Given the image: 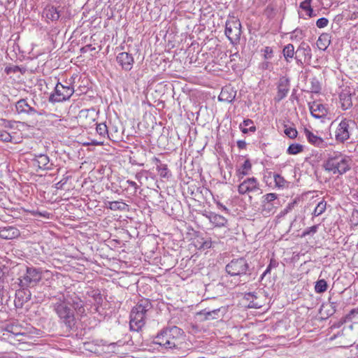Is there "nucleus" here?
I'll return each mask as SVG.
<instances>
[{
  "mask_svg": "<svg viewBox=\"0 0 358 358\" xmlns=\"http://www.w3.org/2000/svg\"><path fill=\"white\" fill-rule=\"evenodd\" d=\"M184 331L176 326L162 329L155 337L153 343L164 347L166 349L177 348L179 340L183 336Z\"/></svg>",
  "mask_w": 358,
  "mask_h": 358,
  "instance_id": "1",
  "label": "nucleus"
},
{
  "mask_svg": "<svg viewBox=\"0 0 358 358\" xmlns=\"http://www.w3.org/2000/svg\"><path fill=\"white\" fill-rule=\"evenodd\" d=\"M350 159L339 152L328 155L323 167L333 175H343L350 169Z\"/></svg>",
  "mask_w": 358,
  "mask_h": 358,
  "instance_id": "2",
  "label": "nucleus"
},
{
  "mask_svg": "<svg viewBox=\"0 0 358 358\" xmlns=\"http://www.w3.org/2000/svg\"><path fill=\"white\" fill-rule=\"evenodd\" d=\"M152 308L148 299H142L132 308L129 327L131 331H138L145 324V315Z\"/></svg>",
  "mask_w": 358,
  "mask_h": 358,
  "instance_id": "3",
  "label": "nucleus"
},
{
  "mask_svg": "<svg viewBox=\"0 0 358 358\" xmlns=\"http://www.w3.org/2000/svg\"><path fill=\"white\" fill-rule=\"evenodd\" d=\"M54 298L57 300L52 305L54 311L69 330L73 329L76 323L74 310L59 295Z\"/></svg>",
  "mask_w": 358,
  "mask_h": 358,
  "instance_id": "4",
  "label": "nucleus"
},
{
  "mask_svg": "<svg viewBox=\"0 0 358 358\" xmlns=\"http://www.w3.org/2000/svg\"><path fill=\"white\" fill-rule=\"evenodd\" d=\"M226 272L231 276H238L246 280L253 271L248 260L244 257L236 258L231 260L225 266Z\"/></svg>",
  "mask_w": 358,
  "mask_h": 358,
  "instance_id": "5",
  "label": "nucleus"
},
{
  "mask_svg": "<svg viewBox=\"0 0 358 358\" xmlns=\"http://www.w3.org/2000/svg\"><path fill=\"white\" fill-rule=\"evenodd\" d=\"M356 127L354 120L344 118L338 124L336 131L335 138L339 143H344L349 140Z\"/></svg>",
  "mask_w": 358,
  "mask_h": 358,
  "instance_id": "6",
  "label": "nucleus"
},
{
  "mask_svg": "<svg viewBox=\"0 0 358 358\" xmlns=\"http://www.w3.org/2000/svg\"><path fill=\"white\" fill-rule=\"evenodd\" d=\"M42 279V270L39 268L29 267L25 274L18 278L20 287H32L36 286Z\"/></svg>",
  "mask_w": 358,
  "mask_h": 358,
  "instance_id": "7",
  "label": "nucleus"
},
{
  "mask_svg": "<svg viewBox=\"0 0 358 358\" xmlns=\"http://www.w3.org/2000/svg\"><path fill=\"white\" fill-rule=\"evenodd\" d=\"M74 90L70 85H64L57 83L55 87L54 92L49 97V101L52 103L65 101L73 95Z\"/></svg>",
  "mask_w": 358,
  "mask_h": 358,
  "instance_id": "8",
  "label": "nucleus"
},
{
  "mask_svg": "<svg viewBox=\"0 0 358 358\" xmlns=\"http://www.w3.org/2000/svg\"><path fill=\"white\" fill-rule=\"evenodd\" d=\"M59 296L69 306H72L73 310L78 315H83L85 314V309L84 307V302L76 293L66 292Z\"/></svg>",
  "mask_w": 358,
  "mask_h": 358,
  "instance_id": "9",
  "label": "nucleus"
},
{
  "mask_svg": "<svg viewBox=\"0 0 358 358\" xmlns=\"http://www.w3.org/2000/svg\"><path fill=\"white\" fill-rule=\"evenodd\" d=\"M241 24L238 20L227 21L225 26V35L232 44H236L240 41Z\"/></svg>",
  "mask_w": 358,
  "mask_h": 358,
  "instance_id": "10",
  "label": "nucleus"
},
{
  "mask_svg": "<svg viewBox=\"0 0 358 358\" xmlns=\"http://www.w3.org/2000/svg\"><path fill=\"white\" fill-rule=\"evenodd\" d=\"M312 53L310 45L305 42H302L296 50L294 59L296 64L302 66L306 61H310Z\"/></svg>",
  "mask_w": 358,
  "mask_h": 358,
  "instance_id": "11",
  "label": "nucleus"
},
{
  "mask_svg": "<svg viewBox=\"0 0 358 358\" xmlns=\"http://www.w3.org/2000/svg\"><path fill=\"white\" fill-rule=\"evenodd\" d=\"M289 79L285 76L280 78L277 85L278 91L275 96L274 97V101L278 103L284 99L289 91Z\"/></svg>",
  "mask_w": 358,
  "mask_h": 358,
  "instance_id": "12",
  "label": "nucleus"
},
{
  "mask_svg": "<svg viewBox=\"0 0 358 358\" xmlns=\"http://www.w3.org/2000/svg\"><path fill=\"white\" fill-rule=\"evenodd\" d=\"M15 107L18 113H24L29 115H43L45 113L43 110L40 111L36 110L28 103L27 99H24L19 100L16 103Z\"/></svg>",
  "mask_w": 358,
  "mask_h": 358,
  "instance_id": "13",
  "label": "nucleus"
},
{
  "mask_svg": "<svg viewBox=\"0 0 358 358\" xmlns=\"http://www.w3.org/2000/svg\"><path fill=\"white\" fill-rule=\"evenodd\" d=\"M257 189H259V182L255 177L244 180L238 187V191L240 194H245Z\"/></svg>",
  "mask_w": 358,
  "mask_h": 358,
  "instance_id": "14",
  "label": "nucleus"
},
{
  "mask_svg": "<svg viewBox=\"0 0 358 358\" xmlns=\"http://www.w3.org/2000/svg\"><path fill=\"white\" fill-rule=\"evenodd\" d=\"M226 313V309L224 307L210 309L209 308H204L201 310L198 315L203 316L205 320H217L222 317Z\"/></svg>",
  "mask_w": 358,
  "mask_h": 358,
  "instance_id": "15",
  "label": "nucleus"
},
{
  "mask_svg": "<svg viewBox=\"0 0 358 358\" xmlns=\"http://www.w3.org/2000/svg\"><path fill=\"white\" fill-rule=\"evenodd\" d=\"M15 296V306L22 308L24 303L28 302L31 299V293L28 287H20V289L16 291Z\"/></svg>",
  "mask_w": 358,
  "mask_h": 358,
  "instance_id": "16",
  "label": "nucleus"
},
{
  "mask_svg": "<svg viewBox=\"0 0 358 358\" xmlns=\"http://www.w3.org/2000/svg\"><path fill=\"white\" fill-rule=\"evenodd\" d=\"M116 59L123 70L128 71L132 69L134 59L131 54L122 52L118 54Z\"/></svg>",
  "mask_w": 358,
  "mask_h": 358,
  "instance_id": "17",
  "label": "nucleus"
},
{
  "mask_svg": "<svg viewBox=\"0 0 358 358\" xmlns=\"http://www.w3.org/2000/svg\"><path fill=\"white\" fill-rule=\"evenodd\" d=\"M304 133L308 141L310 144L320 148H324L327 147L328 143L323 138L315 135L308 129L306 128L304 129Z\"/></svg>",
  "mask_w": 358,
  "mask_h": 358,
  "instance_id": "18",
  "label": "nucleus"
},
{
  "mask_svg": "<svg viewBox=\"0 0 358 358\" xmlns=\"http://www.w3.org/2000/svg\"><path fill=\"white\" fill-rule=\"evenodd\" d=\"M33 161L41 169L52 170L53 169V164L50 163L49 157L46 155H35Z\"/></svg>",
  "mask_w": 358,
  "mask_h": 358,
  "instance_id": "19",
  "label": "nucleus"
},
{
  "mask_svg": "<svg viewBox=\"0 0 358 358\" xmlns=\"http://www.w3.org/2000/svg\"><path fill=\"white\" fill-rule=\"evenodd\" d=\"M310 110L313 117L316 119L324 117L327 114V110L324 105L315 102L310 106Z\"/></svg>",
  "mask_w": 358,
  "mask_h": 358,
  "instance_id": "20",
  "label": "nucleus"
},
{
  "mask_svg": "<svg viewBox=\"0 0 358 358\" xmlns=\"http://www.w3.org/2000/svg\"><path fill=\"white\" fill-rule=\"evenodd\" d=\"M236 94V92L231 87H226L222 89L218 99L220 101L231 103L234 100Z\"/></svg>",
  "mask_w": 358,
  "mask_h": 358,
  "instance_id": "21",
  "label": "nucleus"
},
{
  "mask_svg": "<svg viewBox=\"0 0 358 358\" xmlns=\"http://www.w3.org/2000/svg\"><path fill=\"white\" fill-rule=\"evenodd\" d=\"M206 217L217 227H224L227 223V220L224 216L214 213H210L208 215H206Z\"/></svg>",
  "mask_w": 358,
  "mask_h": 358,
  "instance_id": "22",
  "label": "nucleus"
},
{
  "mask_svg": "<svg viewBox=\"0 0 358 358\" xmlns=\"http://www.w3.org/2000/svg\"><path fill=\"white\" fill-rule=\"evenodd\" d=\"M43 15L48 20L56 21L59 18V10L53 6H48L43 10Z\"/></svg>",
  "mask_w": 358,
  "mask_h": 358,
  "instance_id": "23",
  "label": "nucleus"
},
{
  "mask_svg": "<svg viewBox=\"0 0 358 358\" xmlns=\"http://www.w3.org/2000/svg\"><path fill=\"white\" fill-rule=\"evenodd\" d=\"M331 43V36L329 34H322L317 41V45L319 49L325 50Z\"/></svg>",
  "mask_w": 358,
  "mask_h": 358,
  "instance_id": "24",
  "label": "nucleus"
},
{
  "mask_svg": "<svg viewBox=\"0 0 358 358\" xmlns=\"http://www.w3.org/2000/svg\"><path fill=\"white\" fill-rule=\"evenodd\" d=\"M282 54L285 61L288 63L290 62L295 57L294 55L296 56L294 45L291 43L286 45L282 49Z\"/></svg>",
  "mask_w": 358,
  "mask_h": 358,
  "instance_id": "25",
  "label": "nucleus"
},
{
  "mask_svg": "<svg viewBox=\"0 0 358 358\" xmlns=\"http://www.w3.org/2000/svg\"><path fill=\"white\" fill-rule=\"evenodd\" d=\"M252 168V164L249 159H246L241 166V169L238 170V176L242 179L245 176L248 175L249 171Z\"/></svg>",
  "mask_w": 358,
  "mask_h": 358,
  "instance_id": "26",
  "label": "nucleus"
},
{
  "mask_svg": "<svg viewBox=\"0 0 358 358\" xmlns=\"http://www.w3.org/2000/svg\"><path fill=\"white\" fill-rule=\"evenodd\" d=\"M87 294L90 297H92L94 299L96 305H97L98 307L101 306L103 303V299L99 290L92 289L88 291Z\"/></svg>",
  "mask_w": 358,
  "mask_h": 358,
  "instance_id": "27",
  "label": "nucleus"
},
{
  "mask_svg": "<svg viewBox=\"0 0 358 358\" xmlns=\"http://www.w3.org/2000/svg\"><path fill=\"white\" fill-rule=\"evenodd\" d=\"M15 229L13 227L0 229V238L11 239L15 236Z\"/></svg>",
  "mask_w": 358,
  "mask_h": 358,
  "instance_id": "28",
  "label": "nucleus"
},
{
  "mask_svg": "<svg viewBox=\"0 0 358 358\" xmlns=\"http://www.w3.org/2000/svg\"><path fill=\"white\" fill-rule=\"evenodd\" d=\"M127 206H128L125 203L117 201H109L107 205V207L112 210H124Z\"/></svg>",
  "mask_w": 358,
  "mask_h": 358,
  "instance_id": "29",
  "label": "nucleus"
},
{
  "mask_svg": "<svg viewBox=\"0 0 358 358\" xmlns=\"http://www.w3.org/2000/svg\"><path fill=\"white\" fill-rule=\"evenodd\" d=\"M157 170L161 178L169 179L172 176L168 169V166L165 164L158 165V169Z\"/></svg>",
  "mask_w": 358,
  "mask_h": 358,
  "instance_id": "30",
  "label": "nucleus"
},
{
  "mask_svg": "<svg viewBox=\"0 0 358 358\" xmlns=\"http://www.w3.org/2000/svg\"><path fill=\"white\" fill-rule=\"evenodd\" d=\"M311 1L312 0H305L303 2L300 3V8L305 10L306 12V14L309 17L314 16L315 14H313V10L311 7Z\"/></svg>",
  "mask_w": 358,
  "mask_h": 358,
  "instance_id": "31",
  "label": "nucleus"
},
{
  "mask_svg": "<svg viewBox=\"0 0 358 358\" xmlns=\"http://www.w3.org/2000/svg\"><path fill=\"white\" fill-rule=\"evenodd\" d=\"M328 287L327 282L325 280H318L315 285V291L316 293L321 294L324 292Z\"/></svg>",
  "mask_w": 358,
  "mask_h": 358,
  "instance_id": "32",
  "label": "nucleus"
},
{
  "mask_svg": "<svg viewBox=\"0 0 358 358\" xmlns=\"http://www.w3.org/2000/svg\"><path fill=\"white\" fill-rule=\"evenodd\" d=\"M303 150L302 145L299 143H292L287 148V153L289 155H297L301 152Z\"/></svg>",
  "mask_w": 358,
  "mask_h": 358,
  "instance_id": "33",
  "label": "nucleus"
},
{
  "mask_svg": "<svg viewBox=\"0 0 358 358\" xmlns=\"http://www.w3.org/2000/svg\"><path fill=\"white\" fill-rule=\"evenodd\" d=\"M327 208V202L324 200L319 202L317 206L315 208V210L313 212V215L315 217H317L322 215L326 210Z\"/></svg>",
  "mask_w": 358,
  "mask_h": 358,
  "instance_id": "34",
  "label": "nucleus"
},
{
  "mask_svg": "<svg viewBox=\"0 0 358 358\" xmlns=\"http://www.w3.org/2000/svg\"><path fill=\"white\" fill-rule=\"evenodd\" d=\"M275 206L273 203H262V213L264 216H268L273 213Z\"/></svg>",
  "mask_w": 358,
  "mask_h": 358,
  "instance_id": "35",
  "label": "nucleus"
},
{
  "mask_svg": "<svg viewBox=\"0 0 358 358\" xmlns=\"http://www.w3.org/2000/svg\"><path fill=\"white\" fill-rule=\"evenodd\" d=\"M196 245L200 250L209 249L212 247V241L210 238H208L206 240H204V238H201L200 240L196 241Z\"/></svg>",
  "mask_w": 358,
  "mask_h": 358,
  "instance_id": "36",
  "label": "nucleus"
},
{
  "mask_svg": "<svg viewBox=\"0 0 358 358\" xmlns=\"http://www.w3.org/2000/svg\"><path fill=\"white\" fill-rule=\"evenodd\" d=\"M310 92L313 93H319L321 90L320 83L316 77L310 79Z\"/></svg>",
  "mask_w": 358,
  "mask_h": 358,
  "instance_id": "37",
  "label": "nucleus"
},
{
  "mask_svg": "<svg viewBox=\"0 0 358 358\" xmlns=\"http://www.w3.org/2000/svg\"><path fill=\"white\" fill-rule=\"evenodd\" d=\"M96 130L97 134L101 137H106L108 135V128L105 123L96 124Z\"/></svg>",
  "mask_w": 358,
  "mask_h": 358,
  "instance_id": "38",
  "label": "nucleus"
},
{
  "mask_svg": "<svg viewBox=\"0 0 358 358\" xmlns=\"http://www.w3.org/2000/svg\"><path fill=\"white\" fill-rule=\"evenodd\" d=\"M284 133L286 136H287L289 138H295L297 136L298 132L296 129L294 127H287L285 125Z\"/></svg>",
  "mask_w": 358,
  "mask_h": 358,
  "instance_id": "39",
  "label": "nucleus"
},
{
  "mask_svg": "<svg viewBox=\"0 0 358 358\" xmlns=\"http://www.w3.org/2000/svg\"><path fill=\"white\" fill-rule=\"evenodd\" d=\"M274 178V182L275 184V186L278 187H285V185L286 183V180L284 179L282 176L280 175L275 173L273 176Z\"/></svg>",
  "mask_w": 358,
  "mask_h": 358,
  "instance_id": "40",
  "label": "nucleus"
},
{
  "mask_svg": "<svg viewBox=\"0 0 358 358\" xmlns=\"http://www.w3.org/2000/svg\"><path fill=\"white\" fill-rule=\"evenodd\" d=\"M277 199V194L275 193H268L263 196L262 203H273Z\"/></svg>",
  "mask_w": 358,
  "mask_h": 358,
  "instance_id": "41",
  "label": "nucleus"
},
{
  "mask_svg": "<svg viewBox=\"0 0 358 358\" xmlns=\"http://www.w3.org/2000/svg\"><path fill=\"white\" fill-rule=\"evenodd\" d=\"M304 34L301 29H296L291 33V39H301L303 37Z\"/></svg>",
  "mask_w": 358,
  "mask_h": 358,
  "instance_id": "42",
  "label": "nucleus"
},
{
  "mask_svg": "<svg viewBox=\"0 0 358 358\" xmlns=\"http://www.w3.org/2000/svg\"><path fill=\"white\" fill-rule=\"evenodd\" d=\"M317 229H318V225H313L310 227H308L307 229H306L303 234H302V236H308V235H310V234H315L317 231Z\"/></svg>",
  "mask_w": 358,
  "mask_h": 358,
  "instance_id": "43",
  "label": "nucleus"
},
{
  "mask_svg": "<svg viewBox=\"0 0 358 358\" xmlns=\"http://www.w3.org/2000/svg\"><path fill=\"white\" fill-rule=\"evenodd\" d=\"M0 140L3 142H10L12 136L9 133L5 131H0Z\"/></svg>",
  "mask_w": 358,
  "mask_h": 358,
  "instance_id": "44",
  "label": "nucleus"
},
{
  "mask_svg": "<svg viewBox=\"0 0 358 358\" xmlns=\"http://www.w3.org/2000/svg\"><path fill=\"white\" fill-rule=\"evenodd\" d=\"M90 114L93 115L94 114V110H88V109H87V110H82L79 113L78 118H79V120L80 121H82V120L83 118H87Z\"/></svg>",
  "mask_w": 358,
  "mask_h": 358,
  "instance_id": "45",
  "label": "nucleus"
},
{
  "mask_svg": "<svg viewBox=\"0 0 358 358\" xmlns=\"http://www.w3.org/2000/svg\"><path fill=\"white\" fill-rule=\"evenodd\" d=\"M329 23V20L326 17H321L318 19L316 22V26L318 28H324L327 26Z\"/></svg>",
  "mask_w": 358,
  "mask_h": 358,
  "instance_id": "46",
  "label": "nucleus"
},
{
  "mask_svg": "<svg viewBox=\"0 0 358 358\" xmlns=\"http://www.w3.org/2000/svg\"><path fill=\"white\" fill-rule=\"evenodd\" d=\"M296 203V201H294L288 203L287 207L280 213L281 215L282 216L285 215L287 213H288L289 211H291L294 208Z\"/></svg>",
  "mask_w": 358,
  "mask_h": 358,
  "instance_id": "47",
  "label": "nucleus"
},
{
  "mask_svg": "<svg viewBox=\"0 0 358 358\" xmlns=\"http://www.w3.org/2000/svg\"><path fill=\"white\" fill-rule=\"evenodd\" d=\"M273 55V50L271 47H265L264 49V56L265 59H270Z\"/></svg>",
  "mask_w": 358,
  "mask_h": 358,
  "instance_id": "48",
  "label": "nucleus"
},
{
  "mask_svg": "<svg viewBox=\"0 0 358 358\" xmlns=\"http://www.w3.org/2000/svg\"><path fill=\"white\" fill-rule=\"evenodd\" d=\"M338 303L335 301H330L329 302V307L331 308V313H329V315H332L334 314L336 311Z\"/></svg>",
  "mask_w": 358,
  "mask_h": 358,
  "instance_id": "49",
  "label": "nucleus"
},
{
  "mask_svg": "<svg viewBox=\"0 0 358 358\" xmlns=\"http://www.w3.org/2000/svg\"><path fill=\"white\" fill-rule=\"evenodd\" d=\"M239 127H240L241 131L243 134H247L249 131H253V132L256 131V127L255 126H252L249 129H247L245 127H243L242 124H241Z\"/></svg>",
  "mask_w": 358,
  "mask_h": 358,
  "instance_id": "50",
  "label": "nucleus"
},
{
  "mask_svg": "<svg viewBox=\"0 0 358 358\" xmlns=\"http://www.w3.org/2000/svg\"><path fill=\"white\" fill-rule=\"evenodd\" d=\"M237 146L239 149H245L246 148V143L243 140H239L237 141Z\"/></svg>",
  "mask_w": 358,
  "mask_h": 358,
  "instance_id": "51",
  "label": "nucleus"
},
{
  "mask_svg": "<svg viewBox=\"0 0 358 358\" xmlns=\"http://www.w3.org/2000/svg\"><path fill=\"white\" fill-rule=\"evenodd\" d=\"M270 268H276L278 266V262L275 259H271L270 263L268 265Z\"/></svg>",
  "mask_w": 358,
  "mask_h": 358,
  "instance_id": "52",
  "label": "nucleus"
},
{
  "mask_svg": "<svg viewBox=\"0 0 358 358\" xmlns=\"http://www.w3.org/2000/svg\"><path fill=\"white\" fill-rule=\"evenodd\" d=\"M126 182H127L129 185H130V186L133 187L134 188L135 192H136V190H137V189H138V185L136 184V182L132 181V180H127L126 181Z\"/></svg>",
  "mask_w": 358,
  "mask_h": 358,
  "instance_id": "53",
  "label": "nucleus"
},
{
  "mask_svg": "<svg viewBox=\"0 0 358 358\" xmlns=\"http://www.w3.org/2000/svg\"><path fill=\"white\" fill-rule=\"evenodd\" d=\"M89 50H95V48H92V45H87L80 49L82 52H87Z\"/></svg>",
  "mask_w": 358,
  "mask_h": 358,
  "instance_id": "54",
  "label": "nucleus"
},
{
  "mask_svg": "<svg viewBox=\"0 0 358 358\" xmlns=\"http://www.w3.org/2000/svg\"><path fill=\"white\" fill-rule=\"evenodd\" d=\"M152 162H153V163L156 165V169H158V165H159V164H163L161 162L160 159H158V158H157V157H153V158H152Z\"/></svg>",
  "mask_w": 358,
  "mask_h": 358,
  "instance_id": "55",
  "label": "nucleus"
},
{
  "mask_svg": "<svg viewBox=\"0 0 358 358\" xmlns=\"http://www.w3.org/2000/svg\"><path fill=\"white\" fill-rule=\"evenodd\" d=\"M216 204L219 208H222L223 210L226 211L227 213L229 212V209L220 201H216Z\"/></svg>",
  "mask_w": 358,
  "mask_h": 358,
  "instance_id": "56",
  "label": "nucleus"
},
{
  "mask_svg": "<svg viewBox=\"0 0 358 358\" xmlns=\"http://www.w3.org/2000/svg\"><path fill=\"white\" fill-rule=\"evenodd\" d=\"M252 123L253 122L250 119L244 120L242 126L243 125L244 127H248L252 124Z\"/></svg>",
  "mask_w": 358,
  "mask_h": 358,
  "instance_id": "57",
  "label": "nucleus"
},
{
  "mask_svg": "<svg viewBox=\"0 0 358 358\" xmlns=\"http://www.w3.org/2000/svg\"><path fill=\"white\" fill-rule=\"evenodd\" d=\"M144 176V174H143V172L141 171V172H139V173H137L135 176V178L136 180H138V181L141 182L142 178Z\"/></svg>",
  "mask_w": 358,
  "mask_h": 358,
  "instance_id": "58",
  "label": "nucleus"
},
{
  "mask_svg": "<svg viewBox=\"0 0 358 358\" xmlns=\"http://www.w3.org/2000/svg\"><path fill=\"white\" fill-rule=\"evenodd\" d=\"M271 268H270L268 266H267L266 269L265 270V271L262 273V276H261V278L262 279L266 275H267L268 273H269L271 272Z\"/></svg>",
  "mask_w": 358,
  "mask_h": 358,
  "instance_id": "59",
  "label": "nucleus"
},
{
  "mask_svg": "<svg viewBox=\"0 0 358 358\" xmlns=\"http://www.w3.org/2000/svg\"><path fill=\"white\" fill-rule=\"evenodd\" d=\"M351 105H352L351 101L348 103L347 106H346V103H343L342 104V108L343 110H347L348 108H350L351 106Z\"/></svg>",
  "mask_w": 358,
  "mask_h": 358,
  "instance_id": "60",
  "label": "nucleus"
},
{
  "mask_svg": "<svg viewBox=\"0 0 358 358\" xmlns=\"http://www.w3.org/2000/svg\"><path fill=\"white\" fill-rule=\"evenodd\" d=\"M269 63L268 62H264L262 64V69H267L268 68Z\"/></svg>",
  "mask_w": 358,
  "mask_h": 358,
  "instance_id": "61",
  "label": "nucleus"
},
{
  "mask_svg": "<svg viewBox=\"0 0 358 358\" xmlns=\"http://www.w3.org/2000/svg\"><path fill=\"white\" fill-rule=\"evenodd\" d=\"M238 56V53H235L234 55H232L231 57V60H235L236 57H237Z\"/></svg>",
  "mask_w": 358,
  "mask_h": 358,
  "instance_id": "62",
  "label": "nucleus"
},
{
  "mask_svg": "<svg viewBox=\"0 0 358 358\" xmlns=\"http://www.w3.org/2000/svg\"><path fill=\"white\" fill-rule=\"evenodd\" d=\"M92 144V145H99L100 143L96 141H93Z\"/></svg>",
  "mask_w": 358,
  "mask_h": 358,
  "instance_id": "63",
  "label": "nucleus"
},
{
  "mask_svg": "<svg viewBox=\"0 0 358 358\" xmlns=\"http://www.w3.org/2000/svg\"><path fill=\"white\" fill-rule=\"evenodd\" d=\"M38 215H41V216H43V217H45V214H44V213H38Z\"/></svg>",
  "mask_w": 358,
  "mask_h": 358,
  "instance_id": "64",
  "label": "nucleus"
}]
</instances>
